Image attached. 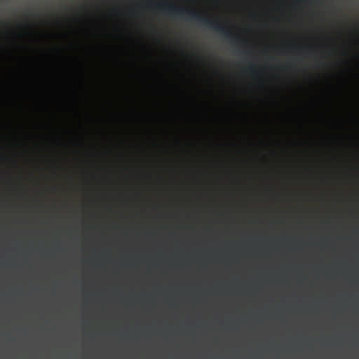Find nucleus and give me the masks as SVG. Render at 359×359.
Segmentation results:
<instances>
[{
  "label": "nucleus",
  "instance_id": "obj_1",
  "mask_svg": "<svg viewBox=\"0 0 359 359\" xmlns=\"http://www.w3.org/2000/svg\"><path fill=\"white\" fill-rule=\"evenodd\" d=\"M157 6L160 11L169 14L170 16L180 17L185 15L190 20L197 21L201 25L217 32L225 39H230L233 44L239 41V36L238 35H233L229 29L224 27L217 21L212 20L206 16L201 15L196 11L183 8L167 3H160Z\"/></svg>",
  "mask_w": 359,
  "mask_h": 359
},
{
  "label": "nucleus",
  "instance_id": "obj_2",
  "mask_svg": "<svg viewBox=\"0 0 359 359\" xmlns=\"http://www.w3.org/2000/svg\"><path fill=\"white\" fill-rule=\"evenodd\" d=\"M249 70L254 76L257 77L259 76L258 72L255 70L253 66L250 65Z\"/></svg>",
  "mask_w": 359,
  "mask_h": 359
}]
</instances>
